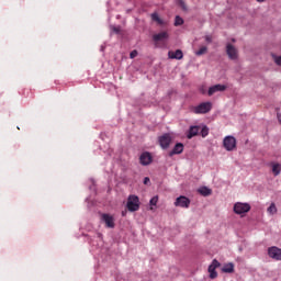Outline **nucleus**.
Masks as SVG:
<instances>
[{
    "mask_svg": "<svg viewBox=\"0 0 281 281\" xmlns=\"http://www.w3.org/2000/svg\"><path fill=\"white\" fill-rule=\"evenodd\" d=\"M139 196L137 195H130L127 198L126 207L128 212H137L139 210Z\"/></svg>",
    "mask_w": 281,
    "mask_h": 281,
    "instance_id": "f257e3e1",
    "label": "nucleus"
},
{
    "mask_svg": "<svg viewBox=\"0 0 281 281\" xmlns=\"http://www.w3.org/2000/svg\"><path fill=\"white\" fill-rule=\"evenodd\" d=\"M212 111V102H202L193 109V112L198 115L210 113Z\"/></svg>",
    "mask_w": 281,
    "mask_h": 281,
    "instance_id": "f03ea898",
    "label": "nucleus"
},
{
    "mask_svg": "<svg viewBox=\"0 0 281 281\" xmlns=\"http://www.w3.org/2000/svg\"><path fill=\"white\" fill-rule=\"evenodd\" d=\"M251 210V205L249 203L237 202L234 204L235 214H247Z\"/></svg>",
    "mask_w": 281,
    "mask_h": 281,
    "instance_id": "7ed1b4c3",
    "label": "nucleus"
},
{
    "mask_svg": "<svg viewBox=\"0 0 281 281\" xmlns=\"http://www.w3.org/2000/svg\"><path fill=\"white\" fill-rule=\"evenodd\" d=\"M223 146L225 150H228V153H231L232 150H236V137L226 136L223 140Z\"/></svg>",
    "mask_w": 281,
    "mask_h": 281,
    "instance_id": "20e7f679",
    "label": "nucleus"
},
{
    "mask_svg": "<svg viewBox=\"0 0 281 281\" xmlns=\"http://www.w3.org/2000/svg\"><path fill=\"white\" fill-rule=\"evenodd\" d=\"M218 267H221V262H218L216 259H213L212 263L209 266V278H211V280H216V278H218V272H216Z\"/></svg>",
    "mask_w": 281,
    "mask_h": 281,
    "instance_id": "39448f33",
    "label": "nucleus"
},
{
    "mask_svg": "<svg viewBox=\"0 0 281 281\" xmlns=\"http://www.w3.org/2000/svg\"><path fill=\"white\" fill-rule=\"evenodd\" d=\"M268 256L272 260L281 261V248L271 246L268 248Z\"/></svg>",
    "mask_w": 281,
    "mask_h": 281,
    "instance_id": "423d86ee",
    "label": "nucleus"
},
{
    "mask_svg": "<svg viewBox=\"0 0 281 281\" xmlns=\"http://www.w3.org/2000/svg\"><path fill=\"white\" fill-rule=\"evenodd\" d=\"M226 54L229 58V60H238V49L236 46L227 43L226 44Z\"/></svg>",
    "mask_w": 281,
    "mask_h": 281,
    "instance_id": "0eeeda50",
    "label": "nucleus"
},
{
    "mask_svg": "<svg viewBox=\"0 0 281 281\" xmlns=\"http://www.w3.org/2000/svg\"><path fill=\"white\" fill-rule=\"evenodd\" d=\"M159 145L164 150L166 148H170V144H172V136L170 134H164L158 138Z\"/></svg>",
    "mask_w": 281,
    "mask_h": 281,
    "instance_id": "6e6552de",
    "label": "nucleus"
},
{
    "mask_svg": "<svg viewBox=\"0 0 281 281\" xmlns=\"http://www.w3.org/2000/svg\"><path fill=\"white\" fill-rule=\"evenodd\" d=\"M101 220L105 223V227H109L110 229L115 227V217H113V215L104 213L101 215Z\"/></svg>",
    "mask_w": 281,
    "mask_h": 281,
    "instance_id": "1a4fd4ad",
    "label": "nucleus"
},
{
    "mask_svg": "<svg viewBox=\"0 0 281 281\" xmlns=\"http://www.w3.org/2000/svg\"><path fill=\"white\" fill-rule=\"evenodd\" d=\"M139 164L140 166H150L153 164V155L148 151L140 154Z\"/></svg>",
    "mask_w": 281,
    "mask_h": 281,
    "instance_id": "9d476101",
    "label": "nucleus"
},
{
    "mask_svg": "<svg viewBox=\"0 0 281 281\" xmlns=\"http://www.w3.org/2000/svg\"><path fill=\"white\" fill-rule=\"evenodd\" d=\"M190 200L186 195H180L179 198L176 199L175 205L176 207L188 209L190 207Z\"/></svg>",
    "mask_w": 281,
    "mask_h": 281,
    "instance_id": "9b49d317",
    "label": "nucleus"
},
{
    "mask_svg": "<svg viewBox=\"0 0 281 281\" xmlns=\"http://www.w3.org/2000/svg\"><path fill=\"white\" fill-rule=\"evenodd\" d=\"M168 57L171 60H181L183 58V50L182 49H177L175 50H169L168 52Z\"/></svg>",
    "mask_w": 281,
    "mask_h": 281,
    "instance_id": "f8f14e48",
    "label": "nucleus"
},
{
    "mask_svg": "<svg viewBox=\"0 0 281 281\" xmlns=\"http://www.w3.org/2000/svg\"><path fill=\"white\" fill-rule=\"evenodd\" d=\"M227 89V86L225 85H215L209 88L207 95H214V93H218V91H225Z\"/></svg>",
    "mask_w": 281,
    "mask_h": 281,
    "instance_id": "ddd939ff",
    "label": "nucleus"
},
{
    "mask_svg": "<svg viewBox=\"0 0 281 281\" xmlns=\"http://www.w3.org/2000/svg\"><path fill=\"white\" fill-rule=\"evenodd\" d=\"M199 131H201V126H199V125L190 126V128L187 133L188 139H192V137H196V135H199Z\"/></svg>",
    "mask_w": 281,
    "mask_h": 281,
    "instance_id": "4468645a",
    "label": "nucleus"
},
{
    "mask_svg": "<svg viewBox=\"0 0 281 281\" xmlns=\"http://www.w3.org/2000/svg\"><path fill=\"white\" fill-rule=\"evenodd\" d=\"M153 41L155 43H159L161 41H168V32H160L158 34L153 35Z\"/></svg>",
    "mask_w": 281,
    "mask_h": 281,
    "instance_id": "2eb2a0df",
    "label": "nucleus"
},
{
    "mask_svg": "<svg viewBox=\"0 0 281 281\" xmlns=\"http://www.w3.org/2000/svg\"><path fill=\"white\" fill-rule=\"evenodd\" d=\"M181 153H183V144L177 143L173 149L169 153V157H172L173 155H181Z\"/></svg>",
    "mask_w": 281,
    "mask_h": 281,
    "instance_id": "dca6fc26",
    "label": "nucleus"
},
{
    "mask_svg": "<svg viewBox=\"0 0 281 281\" xmlns=\"http://www.w3.org/2000/svg\"><path fill=\"white\" fill-rule=\"evenodd\" d=\"M199 194H201L202 196H210L212 195V189L207 188V187H201L198 189Z\"/></svg>",
    "mask_w": 281,
    "mask_h": 281,
    "instance_id": "f3484780",
    "label": "nucleus"
},
{
    "mask_svg": "<svg viewBox=\"0 0 281 281\" xmlns=\"http://www.w3.org/2000/svg\"><path fill=\"white\" fill-rule=\"evenodd\" d=\"M222 271H223V273H234V263L228 262V263L224 265L222 268Z\"/></svg>",
    "mask_w": 281,
    "mask_h": 281,
    "instance_id": "a211bd4d",
    "label": "nucleus"
},
{
    "mask_svg": "<svg viewBox=\"0 0 281 281\" xmlns=\"http://www.w3.org/2000/svg\"><path fill=\"white\" fill-rule=\"evenodd\" d=\"M272 172H273L274 177H278L281 172V165L272 164Z\"/></svg>",
    "mask_w": 281,
    "mask_h": 281,
    "instance_id": "6ab92c4d",
    "label": "nucleus"
},
{
    "mask_svg": "<svg viewBox=\"0 0 281 281\" xmlns=\"http://www.w3.org/2000/svg\"><path fill=\"white\" fill-rule=\"evenodd\" d=\"M268 214H278V207L276 206V203H271L270 206L267 209Z\"/></svg>",
    "mask_w": 281,
    "mask_h": 281,
    "instance_id": "aec40b11",
    "label": "nucleus"
},
{
    "mask_svg": "<svg viewBox=\"0 0 281 281\" xmlns=\"http://www.w3.org/2000/svg\"><path fill=\"white\" fill-rule=\"evenodd\" d=\"M151 20L158 23V25H164V20L159 18L158 13H151Z\"/></svg>",
    "mask_w": 281,
    "mask_h": 281,
    "instance_id": "412c9836",
    "label": "nucleus"
},
{
    "mask_svg": "<svg viewBox=\"0 0 281 281\" xmlns=\"http://www.w3.org/2000/svg\"><path fill=\"white\" fill-rule=\"evenodd\" d=\"M183 18H181V16H179V15H176V18H175V23H173V25L176 26V27H179V25H183Z\"/></svg>",
    "mask_w": 281,
    "mask_h": 281,
    "instance_id": "4be33fe9",
    "label": "nucleus"
},
{
    "mask_svg": "<svg viewBox=\"0 0 281 281\" xmlns=\"http://www.w3.org/2000/svg\"><path fill=\"white\" fill-rule=\"evenodd\" d=\"M200 135L202 137H207V135H210V128H207V126H203L202 128L200 127Z\"/></svg>",
    "mask_w": 281,
    "mask_h": 281,
    "instance_id": "5701e85b",
    "label": "nucleus"
},
{
    "mask_svg": "<svg viewBox=\"0 0 281 281\" xmlns=\"http://www.w3.org/2000/svg\"><path fill=\"white\" fill-rule=\"evenodd\" d=\"M203 54H207V46H202L199 50L195 52V56H203Z\"/></svg>",
    "mask_w": 281,
    "mask_h": 281,
    "instance_id": "b1692460",
    "label": "nucleus"
},
{
    "mask_svg": "<svg viewBox=\"0 0 281 281\" xmlns=\"http://www.w3.org/2000/svg\"><path fill=\"white\" fill-rule=\"evenodd\" d=\"M158 201H159V196L155 195V196H153V198L150 199L149 205H150L151 207H153V206H156L157 203H158Z\"/></svg>",
    "mask_w": 281,
    "mask_h": 281,
    "instance_id": "393cba45",
    "label": "nucleus"
},
{
    "mask_svg": "<svg viewBox=\"0 0 281 281\" xmlns=\"http://www.w3.org/2000/svg\"><path fill=\"white\" fill-rule=\"evenodd\" d=\"M110 30H111V32H114V34H120V32H122V27L121 26L111 25Z\"/></svg>",
    "mask_w": 281,
    "mask_h": 281,
    "instance_id": "a878e982",
    "label": "nucleus"
},
{
    "mask_svg": "<svg viewBox=\"0 0 281 281\" xmlns=\"http://www.w3.org/2000/svg\"><path fill=\"white\" fill-rule=\"evenodd\" d=\"M272 58L276 63V65H278L279 67H281V55L278 56V55H272Z\"/></svg>",
    "mask_w": 281,
    "mask_h": 281,
    "instance_id": "bb28decb",
    "label": "nucleus"
},
{
    "mask_svg": "<svg viewBox=\"0 0 281 281\" xmlns=\"http://www.w3.org/2000/svg\"><path fill=\"white\" fill-rule=\"evenodd\" d=\"M130 58H137V50H132L130 54Z\"/></svg>",
    "mask_w": 281,
    "mask_h": 281,
    "instance_id": "cd10ccee",
    "label": "nucleus"
},
{
    "mask_svg": "<svg viewBox=\"0 0 281 281\" xmlns=\"http://www.w3.org/2000/svg\"><path fill=\"white\" fill-rule=\"evenodd\" d=\"M204 41H206V43H212V35H205Z\"/></svg>",
    "mask_w": 281,
    "mask_h": 281,
    "instance_id": "c85d7f7f",
    "label": "nucleus"
},
{
    "mask_svg": "<svg viewBox=\"0 0 281 281\" xmlns=\"http://www.w3.org/2000/svg\"><path fill=\"white\" fill-rule=\"evenodd\" d=\"M149 183H150V178L145 177V178H144V184H145V186H149Z\"/></svg>",
    "mask_w": 281,
    "mask_h": 281,
    "instance_id": "c756f323",
    "label": "nucleus"
},
{
    "mask_svg": "<svg viewBox=\"0 0 281 281\" xmlns=\"http://www.w3.org/2000/svg\"><path fill=\"white\" fill-rule=\"evenodd\" d=\"M92 186H90V190H93V192H95V182L93 180H91Z\"/></svg>",
    "mask_w": 281,
    "mask_h": 281,
    "instance_id": "7c9ffc66",
    "label": "nucleus"
},
{
    "mask_svg": "<svg viewBox=\"0 0 281 281\" xmlns=\"http://www.w3.org/2000/svg\"><path fill=\"white\" fill-rule=\"evenodd\" d=\"M180 5H181L182 10H188V8H186V2L180 1Z\"/></svg>",
    "mask_w": 281,
    "mask_h": 281,
    "instance_id": "2f4dec72",
    "label": "nucleus"
},
{
    "mask_svg": "<svg viewBox=\"0 0 281 281\" xmlns=\"http://www.w3.org/2000/svg\"><path fill=\"white\" fill-rule=\"evenodd\" d=\"M258 3H265V0H256Z\"/></svg>",
    "mask_w": 281,
    "mask_h": 281,
    "instance_id": "473e14b6",
    "label": "nucleus"
},
{
    "mask_svg": "<svg viewBox=\"0 0 281 281\" xmlns=\"http://www.w3.org/2000/svg\"><path fill=\"white\" fill-rule=\"evenodd\" d=\"M100 49H101V52H104V45H102Z\"/></svg>",
    "mask_w": 281,
    "mask_h": 281,
    "instance_id": "72a5a7b5",
    "label": "nucleus"
},
{
    "mask_svg": "<svg viewBox=\"0 0 281 281\" xmlns=\"http://www.w3.org/2000/svg\"><path fill=\"white\" fill-rule=\"evenodd\" d=\"M98 237H99V238H102V234L98 233Z\"/></svg>",
    "mask_w": 281,
    "mask_h": 281,
    "instance_id": "f704fd0d",
    "label": "nucleus"
}]
</instances>
